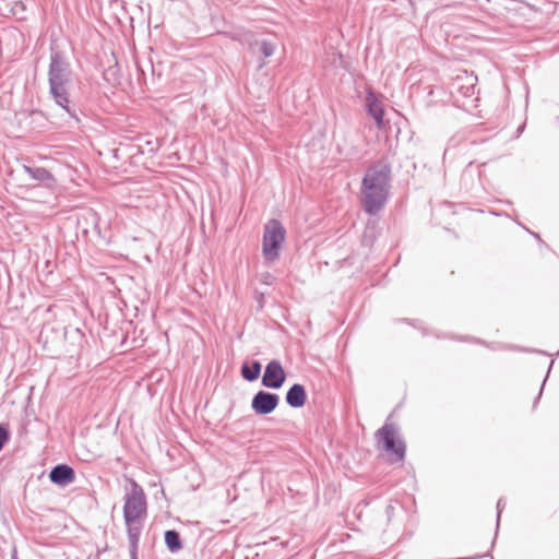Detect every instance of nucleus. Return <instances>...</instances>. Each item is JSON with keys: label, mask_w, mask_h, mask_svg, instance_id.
Returning a JSON list of instances; mask_svg holds the SVG:
<instances>
[{"label": "nucleus", "mask_w": 559, "mask_h": 559, "mask_svg": "<svg viewBox=\"0 0 559 559\" xmlns=\"http://www.w3.org/2000/svg\"><path fill=\"white\" fill-rule=\"evenodd\" d=\"M391 189V167L379 160L366 171L361 188V206L369 215L378 214L385 205Z\"/></svg>", "instance_id": "obj_2"}, {"label": "nucleus", "mask_w": 559, "mask_h": 559, "mask_svg": "<svg viewBox=\"0 0 559 559\" xmlns=\"http://www.w3.org/2000/svg\"><path fill=\"white\" fill-rule=\"evenodd\" d=\"M285 400H286V403L290 407H294V408L302 407L307 400V393H306L305 386L299 383L293 384L288 389Z\"/></svg>", "instance_id": "obj_10"}, {"label": "nucleus", "mask_w": 559, "mask_h": 559, "mask_svg": "<svg viewBox=\"0 0 559 559\" xmlns=\"http://www.w3.org/2000/svg\"><path fill=\"white\" fill-rule=\"evenodd\" d=\"M476 81V76L465 74L464 76H457L453 85L455 86L456 91L464 97H472L475 94Z\"/></svg>", "instance_id": "obj_11"}, {"label": "nucleus", "mask_w": 559, "mask_h": 559, "mask_svg": "<svg viewBox=\"0 0 559 559\" xmlns=\"http://www.w3.org/2000/svg\"><path fill=\"white\" fill-rule=\"evenodd\" d=\"M130 488L124 495V522H143L146 518L147 502L143 488L133 479H129Z\"/></svg>", "instance_id": "obj_3"}, {"label": "nucleus", "mask_w": 559, "mask_h": 559, "mask_svg": "<svg viewBox=\"0 0 559 559\" xmlns=\"http://www.w3.org/2000/svg\"><path fill=\"white\" fill-rule=\"evenodd\" d=\"M286 379V373L278 360H271L264 370L262 385L269 389H280Z\"/></svg>", "instance_id": "obj_6"}, {"label": "nucleus", "mask_w": 559, "mask_h": 559, "mask_svg": "<svg viewBox=\"0 0 559 559\" xmlns=\"http://www.w3.org/2000/svg\"><path fill=\"white\" fill-rule=\"evenodd\" d=\"M74 73L68 58L60 51H51L48 68L49 95L70 119L79 122L80 109L72 98Z\"/></svg>", "instance_id": "obj_1"}, {"label": "nucleus", "mask_w": 559, "mask_h": 559, "mask_svg": "<svg viewBox=\"0 0 559 559\" xmlns=\"http://www.w3.org/2000/svg\"><path fill=\"white\" fill-rule=\"evenodd\" d=\"M165 544L171 554L180 551L183 547L180 535L175 530L165 532Z\"/></svg>", "instance_id": "obj_14"}, {"label": "nucleus", "mask_w": 559, "mask_h": 559, "mask_svg": "<svg viewBox=\"0 0 559 559\" xmlns=\"http://www.w3.org/2000/svg\"><path fill=\"white\" fill-rule=\"evenodd\" d=\"M280 397L275 393L259 391L251 401V407L258 415L271 414L278 405Z\"/></svg>", "instance_id": "obj_7"}, {"label": "nucleus", "mask_w": 559, "mask_h": 559, "mask_svg": "<svg viewBox=\"0 0 559 559\" xmlns=\"http://www.w3.org/2000/svg\"><path fill=\"white\" fill-rule=\"evenodd\" d=\"M274 280L275 277L272 274L265 273L262 275L261 282L266 285H272Z\"/></svg>", "instance_id": "obj_18"}, {"label": "nucleus", "mask_w": 559, "mask_h": 559, "mask_svg": "<svg viewBox=\"0 0 559 559\" xmlns=\"http://www.w3.org/2000/svg\"><path fill=\"white\" fill-rule=\"evenodd\" d=\"M378 442H382L383 449L395 455L396 461L405 456V443L397 438L395 425L385 423L376 433Z\"/></svg>", "instance_id": "obj_5"}, {"label": "nucleus", "mask_w": 559, "mask_h": 559, "mask_svg": "<svg viewBox=\"0 0 559 559\" xmlns=\"http://www.w3.org/2000/svg\"><path fill=\"white\" fill-rule=\"evenodd\" d=\"M393 510H394V507H393V506H391V504L386 506V508H385V513H386V515H388V518H389V519L391 518V515H392V513H393Z\"/></svg>", "instance_id": "obj_19"}, {"label": "nucleus", "mask_w": 559, "mask_h": 559, "mask_svg": "<svg viewBox=\"0 0 559 559\" xmlns=\"http://www.w3.org/2000/svg\"><path fill=\"white\" fill-rule=\"evenodd\" d=\"M261 364L254 360L251 365L245 362L241 366V376L245 380L252 382L257 380L261 372Z\"/></svg>", "instance_id": "obj_15"}, {"label": "nucleus", "mask_w": 559, "mask_h": 559, "mask_svg": "<svg viewBox=\"0 0 559 559\" xmlns=\"http://www.w3.org/2000/svg\"><path fill=\"white\" fill-rule=\"evenodd\" d=\"M11 559H19V558H17V551H16V549H15V548H14V549H13V551H12Z\"/></svg>", "instance_id": "obj_20"}, {"label": "nucleus", "mask_w": 559, "mask_h": 559, "mask_svg": "<svg viewBox=\"0 0 559 559\" xmlns=\"http://www.w3.org/2000/svg\"><path fill=\"white\" fill-rule=\"evenodd\" d=\"M127 526L130 552L138 551L142 522H124Z\"/></svg>", "instance_id": "obj_13"}, {"label": "nucleus", "mask_w": 559, "mask_h": 559, "mask_svg": "<svg viewBox=\"0 0 559 559\" xmlns=\"http://www.w3.org/2000/svg\"><path fill=\"white\" fill-rule=\"evenodd\" d=\"M49 478L56 485L66 486L74 480L75 474L72 467L59 464L50 471Z\"/></svg>", "instance_id": "obj_9"}, {"label": "nucleus", "mask_w": 559, "mask_h": 559, "mask_svg": "<svg viewBox=\"0 0 559 559\" xmlns=\"http://www.w3.org/2000/svg\"><path fill=\"white\" fill-rule=\"evenodd\" d=\"M286 231L277 219H271L264 227L262 253L265 262L271 264L278 260Z\"/></svg>", "instance_id": "obj_4"}, {"label": "nucleus", "mask_w": 559, "mask_h": 559, "mask_svg": "<svg viewBox=\"0 0 559 559\" xmlns=\"http://www.w3.org/2000/svg\"><path fill=\"white\" fill-rule=\"evenodd\" d=\"M130 559H138V551L130 552Z\"/></svg>", "instance_id": "obj_21"}, {"label": "nucleus", "mask_w": 559, "mask_h": 559, "mask_svg": "<svg viewBox=\"0 0 559 559\" xmlns=\"http://www.w3.org/2000/svg\"><path fill=\"white\" fill-rule=\"evenodd\" d=\"M23 169L26 174L29 175V177L32 179H34L38 182H44L47 186H52L56 182L52 174L44 167H31V166L24 165Z\"/></svg>", "instance_id": "obj_12"}, {"label": "nucleus", "mask_w": 559, "mask_h": 559, "mask_svg": "<svg viewBox=\"0 0 559 559\" xmlns=\"http://www.w3.org/2000/svg\"><path fill=\"white\" fill-rule=\"evenodd\" d=\"M366 106L368 114L374 119L378 129L384 128V106L373 93L369 92L366 96Z\"/></svg>", "instance_id": "obj_8"}, {"label": "nucleus", "mask_w": 559, "mask_h": 559, "mask_svg": "<svg viewBox=\"0 0 559 559\" xmlns=\"http://www.w3.org/2000/svg\"><path fill=\"white\" fill-rule=\"evenodd\" d=\"M275 51V45L267 40H262L260 43V52L265 57H271Z\"/></svg>", "instance_id": "obj_16"}, {"label": "nucleus", "mask_w": 559, "mask_h": 559, "mask_svg": "<svg viewBox=\"0 0 559 559\" xmlns=\"http://www.w3.org/2000/svg\"><path fill=\"white\" fill-rule=\"evenodd\" d=\"M504 507H506V501L502 498H500L497 502V526H499L500 515H501V512L504 509Z\"/></svg>", "instance_id": "obj_17"}]
</instances>
